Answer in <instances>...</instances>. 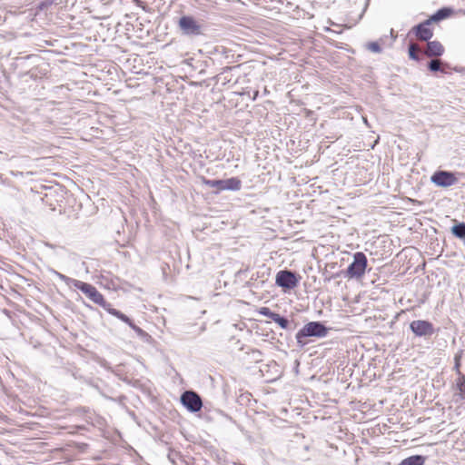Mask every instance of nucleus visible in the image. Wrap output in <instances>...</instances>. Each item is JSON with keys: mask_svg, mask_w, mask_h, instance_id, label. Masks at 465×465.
Returning a JSON list of instances; mask_svg holds the SVG:
<instances>
[{"mask_svg": "<svg viewBox=\"0 0 465 465\" xmlns=\"http://www.w3.org/2000/svg\"><path fill=\"white\" fill-rule=\"evenodd\" d=\"M72 285L81 290L92 302L103 307L110 314L112 311H116L112 308L111 304L104 300L94 286L81 281H72Z\"/></svg>", "mask_w": 465, "mask_h": 465, "instance_id": "1", "label": "nucleus"}, {"mask_svg": "<svg viewBox=\"0 0 465 465\" xmlns=\"http://www.w3.org/2000/svg\"><path fill=\"white\" fill-rule=\"evenodd\" d=\"M327 329L324 325L318 322H312L305 324L296 334V340L299 344L305 345L307 337H325Z\"/></svg>", "mask_w": 465, "mask_h": 465, "instance_id": "2", "label": "nucleus"}, {"mask_svg": "<svg viewBox=\"0 0 465 465\" xmlns=\"http://www.w3.org/2000/svg\"><path fill=\"white\" fill-rule=\"evenodd\" d=\"M367 262V257L363 252H356L353 255V262L347 269L346 276L349 278H361L365 273Z\"/></svg>", "mask_w": 465, "mask_h": 465, "instance_id": "3", "label": "nucleus"}, {"mask_svg": "<svg viewBox=\"0 0 465 465\" xmlns=\"http://www.w3.org/2000/svg\"><path fill=\"white\" fill-rule=\"evenodd\" d=\"M275 283L284 290H292L298 285L299 281L294 272L282 270L277 272Z\"/></svg>", "mask_w": 465, "mask_h": 465, "instance_id": "4", "label": "nucleus"}, {"mask_svg": "<svg viewBox=\"0 0 465 465\" xmlns=\"http://www.w3.org/2000/svg\"><path fill=\"white\" fill-rule=\"evenodd\" d=\"M178 25L184 35H198L201 34L202 27L193 16H182L179 19Z\"/></svg>", "mask_w": 465, "mask_h": 465, "instance_id": "5", "label": "nucleus"}, {"mask_svg": "<svg viewBox=\"0 0 465 465\" xmlns=\"http://www.w3.org/2000/svg\"><path fill=\"white\" fill-rule=\"evenodd\" d=\"M430 181L437 186L450 187L456 184L458 179L453 173L447 171H438L431 175Z\"/></svg>", "mask_w": 465, "mask_h": 465, "instance_id": "6", "label": "nucleus"}, {"mask_svg": "<svg viewBox=\"0 0 465 465\" xmlns=\"http://www.w3.org/2000/svg\"><path fill=\"white\" fill-rule=\"evenodd\" d=\"M182 403L191 411L196 412L201 410L203 406L200 396L192 391H187L183 393L181 397Z\"/></svg>", "mask_w": 465, "mask_h": 465, "instance_id": "7", "label": "nucleus"}, {"mask_svg": "<svg viewBox=\"0 0 465 465\" xmlns=\"http://www.w3.org/2000/svg\"><path fill=\"white\" fill-rule=\"evenodd\" d=\"M411 330L417 336H427L433 333V326L430 322L417 320L413 321L410 325Z\"/></svg>", "mask_w": 465, "mask_h": 465, "instance_id": "8", "label": "nucleus"}, {"mask_svg": "<svg viewBox=\"0 0 465 465\" xmlns=\"http://www.w3.org/2000/svg\"><path fill=\"white\" fill-rule=\"evenodd\" d=\"M430 20H427L424 23L415 26L413 30L416 32V35L420 40L428 41L433 35L431 29L430 28Z\"/></svg>", "mask_w": 465, "mask_h": 465, "instance_id": "9", "label": "nucleus"}, {"mask_svg": "<svg viewBox=\"0 0 465 465\" xmlns=\"http://www.w3.org/2000/svg\"><path fill=\"white\" fill-rule=\"evenodd\" d=\"M424 53L429 57L440 56L444 53V47L439 41H430L428 42Z\"/></svg>", "mask_w": 465, "mask_h": 465, "instance_id": "10", "label": "nucleus"}, {"mask_svg": "<svg viewBox=\"0 0 465 465\" xmlns=\"http://www.w3.org/2000/svg\"><path fill=\"white\" fill-rule=\"evenodd\" d=\"M111 315L115 316L124 322L127 323L137 334H143V331L136 326L125 314L122 313L120 311H112Z\"/></svg>", "mask_w": 465, "mask_h": 465, "instance_id": "11", "label": "nucleus"}, {"mask_svg": "<svg viewBox=\"0 0 465 465\" xmlns=\"http://www.w3.org/2000/svg\"><path fill=\"white\" fill-rule=\"evenodd\" d=\"M425 458L420 455H414L404 459L399 465H423Z\"/></svg>", "mask_w": 465, "mask_h": 465, "instance_id": "12", "label": "nucleus"}, {"mask_svg": "<svg viewBox=\"0 0 465 465\" xmlns=\"http://www.w3.org/2000/svg\"><path fill=\"white\" fill-rule=\"evenodd\" d=\"M241 181L238 178H230L223 180V190H240Z\"/></svg>", "mask_w": 465, "mask_h": 465, "instance_id": "13", "label": "nucleus"}, {"mask_svg": "<svg viewBox=\"0 0 465 465\" xmlns=\"http://www.w3.org/2000/svg\"><path fill=\"white\" fill-rule=\"evenodd\" d=\"M456 386L459 391V396L465 400V375L460 373L459 378L456 380Z\"/></svg>", "mask_w": 465, "mask_h": 465, "instance_id": "14", "label": "nucleus"}, {"mask_svg": "<svg viewBox=\"0 0 465 465\" xmlns=\"http://www.w3.org/2000/svg\"><path fill=\"white\" fill-rule=\"evenodd\" d=\"M451 14V10L450 8H442L439 10L432 17L433 21H440L441 19L447 18Z\"/></svg>", "mask_w": 465, "mask_h": 465, "instance_id": "15", "label": "nucleus"}, {"mask_svg": "<svg viewBox=\"0 0 465 465\" xmlns=\"http://www.w3.org/2000/svg\"><path fill=\"white\" fill-rule=\"evenodd\" d=\"M452 233L459 237V238H464L465 237V223H459L457 225H454L451 229Z\"/></svg>", "mask_w": 465, "mask_h": 465, "instance_id": "16", "label": "nucleus"}, {"mask_svg": "<svg viewBox=\"0 0 465 465\" xmlns=\"http://www.w3.org/2000/svg\"><path fill=\"white\" fill-rule=\"evenodd\" d=\"M203 183L209 187L223 190V180H204Z\"/></svg>", "mask_w": 465, "mask_h": 465, "instance_id": "17", "label": "nucleus"}, {"mask_svg": "<svg viewBox=\"0 0 465 465\" xmlns=\"http://www.w3.org/2000/svg\"><path fill=\"white\" fill-rule=\"evenodd\" d=\"M420 51L419 46L416 44H411L409 47V55L413 60H419L418 52Z\"/></svg>", "mask_w": 465, "mask_h": 465, "instance_id": "18", "label": "nucleus"}, {"mask_svg": "<svg viewBox=\"0 0 465 465\" xmlns=\"http://www.w3.org/2000/svg\"><path fill=\"white\" fill-rule=\"evenodd\" d=\"M272 321L274 322H276L277 324H279L282 329H286L288 327V325H289L288 320H286L285 318L282 317L278 313H276V315L274 316Z\"/></svg>", "mask_w": 465, "mask_h": 465, "instance_id": "19", "label": "nucleus"}, {"mask_svg": "<svg viewBox=\"0 0 465 465\" xmlns=\"http://www.w3.org/2000/svg\"><path fill=\"white\" fill-rule=\"evenodd\" d=\"M259 313L271 320H273L274 316L276 315V313L272 312L268 307H262L259 310Z\"/></svg>", "mask_w": 465, "mask_h": 465, "instance_id": "20", "label": "nucleus"}, {"mask_svg": "<svg viewBox=\"0 0 465 465\" xmlns=\"http://www.w3.org/2000/svg\"><path fill=\"white\" fill-rule=\"evenodd\" d=\"M429 68L430 71L437 72L440 68V61L438 59H433L429 63Z\"/></svg>", "mask_w": 465, "mask_h": 465, "instance_id": "21", "label": "nucleus"}, {"mask_svg": "<svg viewBox=\"0 0 465 465\" xmlns=\"http://www.w3.org/2000/svg\"><path fill=\"white\" fill-rule=\"evenodd\" d=\"M367 47L372 53L379 54V53L381 52V48L380 45L377 42L369 43Z\"/></svg>", "mask_w": 465, "mask_h": 465, "instance_id": "22", "label": "nucleus"}, {"mask_svg": "<svg viewBox=\"0 0 465 465\" xmlns=\"http://www.w3.org/2000/svg\"><path fill=\"white\" fill-rule=\"evenodd\" d=\"M57 275L61 280L70 285H72V281H76L75 279L69 278L62 273H57Z\"/></svg>", "mask_w": 465, "mask_h": 465, "instance_id": "23", "label": "nucleus"}, {"mask_svg": "<svg viewBox=\"0 0 465 465\" xmlns=\"http://www.w3.org/2000/svg\"><path fill=\"white\" fill-rule=\"evenodd\" d=\"M460 356L456 355L455 356V366L454 369L457 371V372L460 374Z\"/></svg>", "mask_w": 465, "mask_h": 465, "instance_id": "24", "label": "nucleus"}]
</instances>
